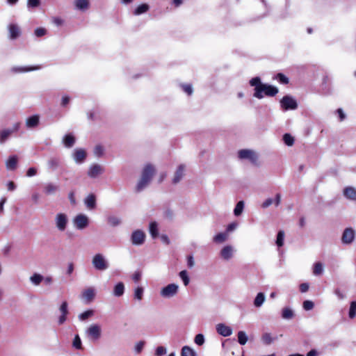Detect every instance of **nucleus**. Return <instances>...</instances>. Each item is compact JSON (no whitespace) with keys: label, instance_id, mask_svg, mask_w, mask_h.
I'll return each mask as SVG.
<instances>
[{"label":"nucleus","instance_id":"1","mask_svg":"<svg viewBox=\"0 0 356 356\" xmlns=\"http://www.w3.org/2000/svg\"><path fill=\"white\" fill-rule=\"evenodd\" d=\"M154 172L155 169L151 164H147L145 166L142 172V177L136 186L137 191H141L148 185L154 175Z\"/></svg>","mask_w":356,"mask_h":356},{"label":"nucleus","instance_id":"2","mask_svg":"<svg viewBox=\"0 0 356 356\" xmlns=\"http://www.w3.org/2000/svg\"><path fill=\"white\" fill-rule=\"evenodd\" d=\"M87 337L92 341H96L99 339L102 335V328L98 324L90 325L86 330Z\"/></svg>","mask_w":356,"mask_h":356},{"label":"nucleus","instance_id":"3","mask_svg":"<svg viewBox=\"0 0 356 356\" xmlns=\"http://www.w3.org/2000/svg\"><path fill=\"white\" fill-rule=\"evenodd\" d=\"M94 268L98 270H105L108 268V263L102 254H96L92 260Z\"/></svg>","mask_w":356,"mask_h":356},{"label":"nucleus","instance_id":"4","mask_svg":"<svg viewBox=\"0 0 356 356\" xmlns=\"http://www.w3.org/2000/svg\"><path fill=\"white\" fill-rule=\"evenodd\" d=\"M179 286L177 284H169L165 287L162 288L160 294L164 298H170L178 293Z\"/></svg>","mask_w":356,"mask_h":356},{"label":"nucleus","instance_id":"5","mask_svg":"<svg viewBox=\"0 0 356 356\" xmlns=\"http://www.w3.org/2000/svg\"><path fill=\"white\" fill-rule=\"evenodd\" d=\"M68 223V218L66 214L63 213H57L55 217V224L56 228L60 232H63L66 229Z\"/></svg>","mask_w":356,"mask_h":356},{"label":"nucleus","instance_id":"6","mask_svg":"<svg viewBox=\"0 0 356 356\" xmlns=\"http://www.w3.org/2000/svg\"><path fill=\"white\" fill-rule=\"evenodd\" d=\"M73 222L77 229H83L88 226L89 219L85 214H79L75 216Z\"/></svg>","mask_w":356,"mask_h":356},{"label":"nucleus","instance_id":"7","mask_svg":"<svg viewBox=\"0 0 356 356\" xmlns=\"http://www.w3.org/2000/svg\"><path fill=\"white\" fill-rule=\"evenodd\" d=\"M280 103L284 110H294L298 107L296 99L289 96L284 97Z\"/></svg>","mask_w":356,"mask_h":356},{"label":"nucleus","instance_id":"8","mask_svg":"<svg viewBox=\"0 0 356 356\" xmlns=\"http://www.w3.org/2000/svg\"><path fill=\"white\" fill-rule=\"evenodd\" d=\"M145 239V234L141 230H136L134 231L131 236V243L135 245H142Z\"/></svg>","mask_w":356,"mask_h":356},{"label":"nucleus","instance_id":"9","mask_svg":"<svg viewBox=\"0 0 356 356\" xmlns=\"http://www.w3.org/2000/svg\"><path fill=\"white\" fill-rule=\"evenodd\" d=\"M355 233L353 229L346 228L343 232L341 241L343 244H350L355 238Z\"/></svg>","mask_w":356,"mask_h":356},{"label":"nucleus","instance_id":"10","mask_svg":"<svg viewBox=\"0 0 356 356\" xmlns=\"http://www.w3.org/2000/svg\"><path fill=\"white\" fill-rule=\"evenodd\" d=\"M246 160H248L252 166L259 165L258 154L252 150L246 149Z\"/></svg>","mask_w":356,"mask_h":356},{"label":"nucleus","instance_id":"11","mask_svg":"<svg viewBox=\"0 0 356 356\" xmlns=\"http://www.w3.org/2000/svg\"><path fill=\"white\" fill-rule=\"evenodd\" d=\"M217 332L223 337H229L232 334V328L224 323H218L216 326Z\"/></svg>","mask_w":356,"mask_h":356},{"label":"nucleus","instance_id":"12","mask_svg":"<svg viewBox=\"0 0 356 356\" xmlns=\"http://www.w3.org/2000/svg\"><path fill=\"white\" fill-rule=\"evenodd\" d=\"M59 310L61 313V315L58 318V324H63L67 320V315L68 314V305L66 301L62 302L60 306Z\"/></svg>","mask_w":356,"mask_h":356},{"label":"nucleus","instance_id":"13","mask_svg":"<svg viewBox=\"0 0 356 356\" xmlns=\"http://www.w3.org/2000/svg\"><path fill=\"white\" fill-rule=\"evenodd\" d=\"M250 84L251 86H254V89H277V88L272 86L262 84L261 83L260 78L259 77H254L250 81Z\"/></svg>","mask_w":356,"mask_h":356},{"label":"nucleus","instance_id":"14","mask_svg":"<svg viewBox=\"0 0 356 356\" xmlns=\"http://www.w3.org/2000/svg\"><path fill=\"white\" fill-rule=\"evenodd\" d=\"M104 172V168L99 164L91 165L88 171V175L91 178H95Z\"/></svg>","mask_w":356,"mask_h":356},{"label":"nucleus","instance_id":"15","mask_svg":"<svg viewBox=\"0 0 356 356\" xmlns=\"http://www.w3.org/2000/svg\"><path fill=\"white\" fill-rule=\"evenodd\" d=\"M40 123V116L38 115H33L26 118V127L28 129H33L38 126Z\"/></svg>","mask_w":356,"mask_h":356},{"label":"nucleus","instance_id":"16","mask_svg":"<svg viewBox=\"0 0 356 356\" xmlns=\"http://www.w3.org/2000/svg\"><path fill=\"white\" fill-rule=\"evenodd\" d=\"M9 37L11 40H15L21 35L19 27L15 24H10L8 26Z\"/></svg>","mask_w":356,"mask_h":356},{"label":"nucleus","instance_id":"17","mask_svg":"<svg viewBox=\"0 0 356 356\" xmlns=\"http://www.w3.org/2000/svg\"><path fill=\"white\" fill-rule=\"evenodd\" d=\"M186 166L184 164H181L178 166L175 173L174 178L172 179L173 184H177L179 183L182 177L184 175V170H185Z\"/></svg>","mask_w":356,"mask_h":356},{"label":"nucleus","instance_id":"18","mask_svg":"<svg viewBox=\"0 0 356 356\" xmlns=\"http://www.w3.org/2000/svg\"><path fill=\"white\" fill-rule=\"evenodd\" d=\"M41 67L40 65H33L29 67H14L12 68V72L15 73H24L31 71L40 70Z\"/></svg>","mask_w":356,"mask_h":356},{"label":"nucleus","instance_id":"19","mask_svg":"<svg viewBox=\"0 0 356 356\" xmlns=\"http://www.w3.org/2000/svg\"><path fill=\"white\" fill-rule=\"evenodd\" d=\"M86 157V154L83 149H76L73 154V158L76 163H82Z\"/></svg>","mask_w":356,"mask_h":356},{"label":"nucleus","instance_id":"20","mask_svg":"<svg viewBox=\"0 0 356 356\" xmlns=\"http://www.w3.org/2000/svg\"><path fill=\"white\" fill-rule=\"evenodd\" d=\"M277 92L278 90H255L253 95L258 99H261L265 96L274 97Z\"/></svg>","mask_w":356,"mask_h":356},{"label":"nucleus","instance_id":"21","mask_svg":"<svg viewBox=\"0 0 356 356\" xmlns=\"http://www.w3.org/2000/svg\"><path fill=\"white\" fill-rule=\"evenodd\" d=\"M234 252V249L231 245L225 246L220 251V256L225 260H229L232 258Z\"/></svg>","mask_w":356,"mask_h":356},{"label":"nucleus","instance_id":"22","mask_svg":"<svg viewBox=\"0 0 356 356\" xmlns=\"http://www.w3.org/2000/svg\"><path fill=\"white\" fill-rule=\"evenodd\" d=\"M124 290L125 287L124 283L119 282L114 286L113 294L115 297H120L124 294Z\"/></svg>","mask_w":356,"mask_h":356},{"label":"nucleus","instance_id":"23","mask_svg":"<svg viewBox=\"0 0 356 356\" xmlns=\"http://www.w3.org/2000/svg\"><path fill=\"white\" fill-rule=\"evenodd\" d=\"M343 195L347 199L356 200V189L353 187L348 186L345 188Z\"/></svg>","mask_w":356,"mask_h":356},{"label":"nucleus","instance_id":"24","mask_svg":"<svg viewBox=\"0 0 356 356\" xmlns=\"http://www.w3.org/2000/svg\"><path fill=\"white\" fill-rule=\"evenodd\" d=\"M59 189V186L53 183H47L44 186V192L46 195L55 193Z\"/></svg>","mask_w":356,"mask_h":356},{"label":"nucleus","instance_id":"25","mask_svg":"<svg viewBox=\"0 0 356 356\" xmlns=\"http://www.w3.org/2000/svg\"><path fill=\"white\" fill-rule=\"evenodd\" d=\"M95 294V289L92 287H89L83 291L82 297L87 302H90L94 298Z\"/></svg>","mask_w":356,"mask_h":356},{"label":"nucleus","instance_id":"26","mask_svg":"<svg viewBox=\"0 0 356 356\" xmlns=\"http://www.w3.org/2000/svg\"><path fill=\"white\" fill-rule=\"evenodd\" d=\"M17 163V156H10L6 162V168L10 170H13L16 168Z\"/></svg>","mask_w":356,"mask_h":356},{"label":"nucleus","instance_id":"27","mask_svg":"<svg viewBox=\"0 0 356 356\" xmlns=\"http://www.w3.org/2000/svg\"><path fill=\"white\" fill-rule=\"evenodd\" d=\"M60 161L58 158L51 157L48 160L47 165L50 170H56L60 166Z\"/></svg>","mask_w":356,"mask_h":356},{"label":"nucleus","instance_id":"28","mask_svg":"<svg viewBox=\"0 0 356 356\" xmlns=\"http://www.w3.org/2000/svg\"><path fill=\"white\" fill-rule=\"evenodd\" d=\"M74 6L78 10H87L89 7V0H75Z\"/></svg>","mask_w":356,"mask_h":356},{"label":"nucleus","instance_id":"29","mask_svg":"<svg viewBox=\"0 0 356 356\" xmlns=\"http://www.w3.org/2000/svg\"><path fill=\"white\" fill-rule=\"evenodd\" d=\"M84 202H85V204L86 205V207L88 209H94L95 207V206H96L95 196L94 195H92V194L89 195L85 199Z\"/></svg>","mask_w":356,"mask_h":356},{"label":"nucleus","instance_id":"30","mask_svg":"<svg viewBox=\"0 0 356 356\" xmlns=\"http://www.w3.org/2000/svg\"><path fill=\"white\" fill-rule=\"evenodd\" d=\"M30 282L34 286H38L43 280V276L39 273H33L29 278Z\"/></svg>","mask_w":356,"mask_h":356},{"label":"nucleus","instance_id":"31","mask_svg":"<svg viewBox=\"0 0 356 356\" xmlns=\"http://www.w3.org/2000/svg\"><path fill=\"white\" fill-rule=\"evenodd\" d=\"M149 9V6L147 3H142L139 5L134 11V15H140L147 12Z\"/></svg>","mask_w":356,"mask_h":356},{"label":"nucleus","instance_id":"32","mask_svg":"<svg viewBox=\"0 0 356 356\" xmlns=\"http://www.w3.org/2000/svg\"><path fill=\"white\" fill-rule=\"evenodd\" d=\"M228 235L226 232L218 233L213 237V241L217 243H222L228 238Z\"/></svg>","mask_w":356,"mask_h":356},{"label":"nucleus","instance_id":"33","mask_svg":"<svg viewBox=\"0 0 356 356\" xmlns=\"http://www.w3.org/2000/svg\"><path fill=\"white\" fill-rule=\"evenodd\" d=\"M149 234L153 238L159 236L158 224L156 222H152L149 224Z\"/></svg>","mask_w":356,"mask_h":356},{"label":"nucleus","instance_id":"34","mask_svg":"<svg viewBox=\"0 0 356 356\" xmlns=\"http://www.w3.org/2000/svg\"><path fill=\"white\" fill-rule=\"evenodd\" d=\"M75 143L74 137L71 134L66 135L63 138V143L66 147H71Z\"/></svg>","mask_w":356,"mask_h":356},{"label":"nucleus","instance_id":"35","mask_svg":"<svg viewBox=\"0 0 356 356\" xmlns=\"http://www.w3.org/2000/svg\"><path fill=\"white\" fill-rule=\"evenodd\" d=\"M13 134V130L9 129H3L0 132V143H3Z\"/></svg>","mask_w":356,"mask_h":356},{"label":"nucleus","instance_id":"36","mask_svg":"<svg viewBox=\"0 0 356 356\" xmlns=\"http://www.w3.org/2000/svg\"><path fill=\"white\" fill-rule=\"evenodd\" d=\"M264 300V294L263 293H259L254 300V305L256 307H259L263 305Z\"/></svg>","mask_w":356,"mask_h":356},{"label":"nucleus","instance_id":"37","mask_svg":"<svg viewBox=\"0 0 356 356\" xmlns=\"http://www.w3.org/2000/svg\"><path fill=\"white\" fill-rule=\"evenodd\" d=\"M323 272V266L321 262H316L313 266V274L314 275H321Z\"/></svg>","mask_w":356,"mask_h":356},{"label":"nucleus","instance_id":"38","mask_svg":"<svg viewBox=\"0 0 356 356\" xmlns=\"http://www.w3.org/2000/svg\"><path fill=\"white\" fill-rule=\"evenodd\" d=\"M243 209H244V202L243 200H241L237 203L236 207L234 209V216H240L242 213Z\"/></svg>","mask_w":356,"mask_h":356},{"label":"nucleus","instance_id":"39","mask_svg":"<svg viewBox=\"0 0 356 356\" xmlns=\"http://www.w3.org/2000/svg\"><path fill=\"white\" fill-rule=\"evenodd\" d=\"M108 223L112 227H116L121 222L120 219L117 216H111L107 218Z\"/></svg>","mask_w":356,"mask_h":356},{"label":"nucleus","instance_id":"40","mask_svg":"<svg viewBox=\"0 0 356 356\" xmlns=\"http://www.w3.org/2000/svg\"><path fill=\"white\" fill-rule=\"evenodd\" d=\"M181 356H195V353L190 347L184 346L181 349Z\"/></svg>","mask_w":356,"mask_h":356},{"label":"nucleus","instance_id":"41","mask_svg":"<svg viewBox=\"0 0 356 356\" xmlns=\"http://www.w3.org/2000/svg\"><path fill=\"white\" fill-rule=\"evenodd\" d=\"M179 277L183 281L184 286L188 285L190 282V278L188 277V273L186 270H181L179 274Z\"/></svg>","mask_w":356,"mask_h":356},{"label":"nucleus","instance_id":"42","mask_svg":"<svg viewBox=\"0 0 356 356\" xmlns=\"http://www.w3.org/2000/svg\"><path fill=\"white\" fill-rule=\"evenodd\" d=\"M293 316V311L287 307H285L282 309V317L284 319H291Z\"/></svg>","mask_w":356,"mask_h":356},{"label":"nucleus","instance_id":"43","mask_svg":"<svg viewBox=\"0 0 356 356\" xmlns=\"http://www.w3.org/2000/svg\"><path fill=\"white\" fill-rule=\"evenodd\" d=\"M348 316L353 319L356 316V301H352L350 304Z\"/></svg>","mask_w":356,"mask_h":356},{"label":"nucleus","instance_id":"44","mask_svg":"<svg viewBox=\"0 0 356 356\" xmlns=\"http://www.w3.org/2000/svg\"><path fill=\"white\" fill-rule=\"evenodd\" d=\"M284 232L280 230L278 232L276 239V244L278 247H282L284 245Z\"/></svg>","mask_w":356,"mask_h":356},{"label":"nucleus","instance_id":"45","mask_svg":"<svg viewBox=\"0 0 356 356\" xmlns=\"http://www.w3.org/2000/svg\"><path fill=\"white\" fill-rule=\"evenodd\" d=\"M144 293V289L142 286H138L134 290V298L138 300H141L143 299Z\"/></svg>","mask_w":356,"mask_h":356},{"label":"nucleus","instance_id":"46","mask_svg":"<svg viewBox=\"0 0 356 356\" xmlns=\"http://www.w3.org/2000/svg\"><path fill=\"white\" fill-rule=\"evenodd\" d=\"M283 140H284V143L288 146H292L294 143V138L289 134H285L283 136Z\"/></svg>","mask_w":356,"mask_h":356},{"label":"nucleus","instance_id":"47","mask_svg":"<svg viewBox=\"0 0 356 356\" xmlns=\"http://www.w3.org/2000/svg\"><path fill=\"white\" fill-rule=\"evenodd\" d=\"M72 346L74 348L80 350L82 348L81 340L78 334L75 335Z\"/></svg>","mask_w":356,"mask_h":356},{"label":"nucleus","instance_id":"48","mask_svg":"<svg viewBox=\"0 0 356 356\" xmlns=\"http://www.w3.org/2000/svg\"><path fill=\"white\" fill-rule=\"evenodd\" d=\"M93 315V311L92 310H87L79 315V319L80 321H85L88 319L89 317L92 316Z\"/></svg>","mask_w":356,"mask_h":356},{"label":"nucleus","instance_id":"49","mask_svg":"<svg viewBox=\"0 0 356 356\" xmlns=\"http://www.w3.org/2000/svg\"><path fill=\"white\" fill-rule=\"evenodd\" d=\"M275 340L269 333H265L262 336V341L266 345H269Z\"/></svg>","mask_w":356,"mask_h":356},{"label":"nucleus","instance_id":"50","mask_svg":"<svg viewBox=\"0 0 356 356\" xmlns=\"http://www.w3.org/2000/svg\"><path fill=\"white\" fill-rule=\"evenodd\" d=\"M276 79L280 83L286 84L289 83V79L282 73H278Z\"/></svg>","mask_w":356,"mask_h":356},{"label":"nucleus","instance_id":"51","mask_svg":"<svg viewBox=\"0 0 356 356\" xmlns=\"http://www.w3.org/2000/svg\"><path fill=\"white\" fill-rule=\"evenodd\" d=\"M195 343L198 346H202L204 343V337L202 334H198L195 337Z\"/></svg>","mask_w":356,"mask_h":356},{"label":"nucleus","instance_id":"52","mask_svg":"<svg viewBox=\"0 0 356 356\" xmlns=\"http://www.w3.org/2000/svg\"><path fill=\"white\" fill-rule=\"evenodd\" d=\"M314 304L311 300H305L303 302V308L306 311L311 310L314 308Z\"/></svg>","mask_w":356,"mask_h":356},{"label":"nucleus","instance_id":"53","mask_svg":"<svg viewBox=\"0 0 356 356\" xmlns=\"http://www.w3.org/2000/svg\"><path fill=\"white\" fill-rule=\"evenodd\" d=\"M238 222H233L227 225L225 232L229 234L230 232L235 230L236 229V227H238Z\"/></svg>","mask_w":356,"mask_h":356},{"label":"nucleus","instance_id":"54","mask_svg":"<svg viewBox=\"0 0 356 356\" xmlns=\"http://www.w3.org/2000/svg\"><path fill=\"white\" fill-rule=\"evenodd\" d=\"M47 33V30L44 28L40 27L35 30V35L37 37H42Z\"/></svg>","mask_w":356,"mask_h":356},{"label":"nucleus","instance_id":"55","mask_svg":"<svg viewBox=\"0 0 356 356\" xmlns=\"http://www.w3.org/2000/svg\"><path fill=\"white\" fill-rule=\"evenodd\" d=\"M166 353V348L163 346H159L156 348L155 354L156 356H161Z\"/></svg>","mask_w":356,"mask_h":356},{"label":"nucleus","instance_id":"56","mask_svg":"<svg viewBox=\"0 0 356 356\" xmlns=\"http://www.w3.org/2000/svg\"><path fill=\"white\" fill-rule=\"evenodd\" d=\"M144 346H145L144 341H141L138 342L135 346V352L136 353H140L142 351Z\"/></svg>","mask_w":356,"mask_h":356},{"label":"nucleus","instance_id":"57","mask_svg":"<svg viewBox=\"0 0 356 356\" xmlns=\"http://www.w3.org/2000/svg\"><path fill=\"white\" fill-rule=\"evenodd\" d=\"M28 6L31 8L38 7L40 4V0H28Z\"/></svg>","mask_w":356,"mask_h":356},{"label":"nucleus","instance_id":"58","mask_svg":"<svg viewBox=\"0 0 356 356\" xmlns=\"http://www.w3.org/2000/svg\"><path fill=\"white\" fill-rule=\"evenodd\" d=\"M37 172H38L37 168L32 167V168H30L28 169V170L26 172V176L29 177H33V176L36 175Z\"/></svg>","mask_w":356,"mask_h":356},{"label":"nucleus","instance_id":"59","mask_svg":"<svg viewBox=\"0 0 356 356\" xmlns=\"http://www.w3.org/2000/svg\"><path fill=\"white\" fill-rule=\"evenodd\" d=\"M173 216V211L169 209H165L163 212V216L167 219H172Z\"/></svg>","mask_w":356,"mask_h":356},{"label":"nucleus","instance_id":"60","mask_svg":"<svg viewBox=\"0 0 356 356\" xmlns=\"http://www.w3.org/2000/svg\"><path fill=\"white\" fill-rule=\"evenodd\" d=\"M103 152H104V149L100 145L96 146L95 148V150H94L95 154L97 156H102L103 154Z\"/></svg>","mask_w":356,"mask_h":356},{"label":"nucleus","instance_id":"61","mask_svg":"<svg viewBox=\"0 0 356 356\" xmlns=\"http://www.w3.org/2000/svg\"><path fill=\"white\" fill-rule=\"evenodd\" d=\"M334 294L340 300H343L346 298V295L338 288L334 290Z\"/></svg>","mask_w":356,"mask_h":356},{"label":"nucleus","instance_id":"62","mask_svg":"<svg viewBox=\"0 0 356 356\" xmlns=\"http://www.w3.org/2000/svg\"><path fill=\"white\" fill-rule=\"evenodd\" d=\"M195 265L194 258L192 255L187 257V266L188 268H192Z\"/></svg>","mask_w":356,"mask_h":356},{"label":"nucleus","instance_id":"63","mask_svg":"<svg viewBox=\"0 0 356 356\" xmlns=\"http://www.w3.org/2000/svg\"><path fill=\"white\" fill-rule=\"evenodd\" d=\"M238 342L241 345H245V332L241 331L238 332Z\"/></svg>","mask_w":356,"mask_h":356},{"label":"nucleus","instance_id":"64","mask_svg":"<svg viewBox=\"0 0 356 356\" xmlns=\"http://www.w3.org/2000/svg\"><path fill=\"white\" fill-rule=\"evenodd\" d=\"M132 279L136 282H138L141 279V273L136 271L132 275Z\"/></svg>","mask_w":356,"mask_h":356}]
</instances>
